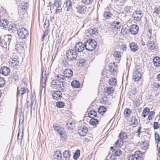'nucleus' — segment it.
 <instances>
[{
    "instance_id": "f257e3e1",
    "label": "nucleus",
    "mask_w": 160,
    "mask_h": 160,
    "mask_svg": "<svg viewBox=\"0 0 160 160\" xmlns=\"http://www.w3.org/2000/svg\"><path fill=\"white\" fill-rule=\"evenodd\" d=\"M85 48L86 49L90 51L95 49L97 46V43L94 39H89L85 42Z\"/></svg>"
},
{
    "instance_id": "f03ea898",
    "label": "nucleus",
    "mask_w": 160,
    "mask_h": 160,
    "mask_svg": "<svg viewBox=\"0 0 160 160\" xmlns=\"http://www.w3.org/2000/svg\"><path fill=\"white\" fill-rule=\"evenodd\" d=\"M66 56L69 60H73L76 59L77 53L74 49H70L67 52Z\"/></svg>"
},
{
    "instance_id": "7ed1b4c3",
    "label": "nucleus",
    "mask_w": 160,
    "mask_h": 160,
    "mask_svg": "<svg viewBox=\"0 0 160 160\" xmlns=\"http://www.w3.org/2000/svg\"><path fill=\"white\" fill-rule=\"evenodd\" d=\"M142 154L140 151H137L133 154L129 155L127 160H142Z\"/></svg>"
},
{
    "instance_id": "20e7f679",
    "label": "nucleus",
    "mask_w": 160,
    "mask_h": 160,
    "mask_svg": "<svg viewBox=\"0 0 160 160\" xmlns=\"http://www.w3.org/2000/svg\"><path fill=\"white\" fill-rule=\"evenodd\" d=\"M17 31L18 36L22 39H25L28 36V32L25 28H19Z\"/></svg>"
},
{
    "instance_id": "39448f33",
    "label": "nucleus",
    "mask_w": 160,
    "mask_h": 160,
    "mask_svg": "<svg viewBox=\"0 0 160 160\" xmlns=\"http://www.w3.org/2000/svg\"><path fill=\"white\" fill-rule=\"evenodd\" d=\"M53 128L54 130L57 132L60 136L63 137L66 135V133L63 128L60 127L57 124H54L53 125Z\"/></svg>"
},
{
    "instance_id": "423d86ee",
    "label": "nucleus",
    "mask_w": 160,
    "mask_h": 160,
    "mask_svg": "<svg viewBox=\"0 0 160 160\" xmlns=\"http://www.w3.org/2000/svg\"><path fill=\"white\" fill-rule=\"evenodd\" d=\"M134 20L137 22L139 21L143 16L142 11L139 10H137L133 13L132 15Z\"/></svg>"
},
{
    "instance_id": "0eeeda50",
    "label": "nucleus",
    "mask_w": 160,
    "mask_h": 160,
    "mask_svg": "<svg viewBox=\"0 0 160 160\" xmlns=\"http://www.w3.org/2000/svg\"><path fill=\"white\" fill-rule=\"evenodd\" d=\"M84 48H85V44H83L81 42H78L76 44L74 49L77 52H80L84 50Z\"/></svg>"
},
{
    "instance_id": "6e6552de",
    "label": "nucleus",
    "mask_w": 160,
    "mask_h": 160,
    "mask_svg": "<svg viewBox=\"0 0 160 160\" xmlns=\"http://www.w3.org/2000/svg\"><path fill=\"white\" fill-rule=\"evenodd\" d=\"M138 27L136 25L133 24L130 26L129 31L131 34L135 35L138 33Z\"/></svg>"
},
{
    "instance_id": "1a4fd4ad",
    "label": "nucleus",
    "mask_w": 160,
    "mask_h": 160,
    "mask_svg": "<svg viewBox=\"0 0 160 160\" xmlns=\"http://www.w3.org/2000/svg\"><path fill=\"white\" fill-rule=\"evenodd\" d=\"M53 98L57 100H60L62 97L61 92L60 91H55L52 94Z\"/></svg>"
},
{
    "instance_id": "9d476101",
    "label": "nucleus",
    "mask_w": 160,
    "mask_h": 160,
    "mask_svg": "<svg viewBox=\"0 0 160 160\" xmlns=\"http://www.w3.org/2000/svg\"><path fill=\"white\" fill-rule=\"evenodd\" d=\"M88 130L87 128L85 126L81 127L78 129V132L80 136H84L88 132Z\"/></svg>"
},
{
    "instance_id": "9b49d317",
    "label": "nucleus",
    "mask_w": 160,
    "mask_h": 160,
    "mask_svg": "<svg viewBox=\"0 0 160 160\" xmlns=\"http://www.w3.org/2000/svg\"><path fill=\"white\" fill-rule=\"evenodd\" d=\"M141 74L138 70L135 71L133 74L132 78L135 82L139 81L141 78Z\"/></svg>"
},
{
    "instance_id": "f8f14e48",
    "label": "nucleus",
    "mask_w": 160,
    "mask_h": 160,
    "mask_svg": "<svg viewBox=\"0 0 160 160\" xmlns=\"http://www.w3.org/2000/svg\"><path fill=\"white\" fill-rule=\"evenodd\" d=\"M1 73L5 76H7L10 72V69L8 67L6 66H2L0 69Z\"/></svg>"
},
{
    "instance_id": "ddd939ff",
    "label": "nucleus",
    "mask_w": 160,
    "mask_h": 160,
    "mask_svg": "<svg viewBox=\"0 0 160 160\" xmlns=\"http://www.w3.org/2000/svg\"><path fill=\"white\" fill-rule=\"evenodd\" d=\"M77 11L80 14L84 13L86 11L87 7L83 5H79L76 7Z\"/></svg>"
},
{
    "instance_id": "4468645a",
    "label": "nucleus",
    "mask_w": 160,
    "mask_h": 160,
    "mask_svg": "<svg viewBox=\"0 0 160 160\" xmlns=\"http://www.w3.org/2000/svg\"><path fill=\"white\" fill-rule=\"evenodd\" d=\"M8 21L7 19L2 18L0 21V27L3 29H6L8 26Z\"/></svg>"
},
{
    "instance_id": "2eb2a0df",
    "label": "nucleus",
    "mask_w": 160,
    "mask_h": 160,
    "mask_svg": "<svg viewBox=\"0 0 160 160\" xmlns=\"http://www.w3.org/2000/svg\"><path fill=\"white\" fill-rule=\"evenodd\" d=\"M73 74V72L72 70L70 69H66L63 72V75L64 77L69 78L71 77Z\"/></svg>"
},
{
    "instance_id": "dca6fc26",
    "label": "nucleus",
    "mask_w": 160,
    "mask_h": 160,
    "mask_svg": "<svg viewBox=\"0 0 160 160\" xmlns=\"http://www.w3.org/2000/svg\"><path fill=\"white\" fill-rule=\"evenodd\" d=\"M12 39V36L11 35L8 34L5 36L4 38V44L5 45L6 48H7V45H9Z\"/></svg>"
},
{
    "instance_id": "f3484780",
    "label": "nucleus",
    "mask_w": 160,
    "mask_h": 160,
    "mask_svg": "<svg viewBox=\"0 0 160 160\" xmlns=\"http://www.w3.org/2000/svg\"><path fill=\"white\" fill-rule=\"evenodd\" d=\"M28 92V89L25 88H21L20 90H18L17 92L18 96H21L24 94L27 93Z\"/></svg>"
},
{
    "instance_id": "a211bd4d",
    "label": "nucleus",
    "mask_w": 160,
    "mask_h": 160,
    "mask_svg": "<svg viewBox=\"0 0 160 160\" xmlns=\"http://www.w3.org/2000/svg\"><path fill=\"white\" fill-rule=\"evenodd\" d=\"M113 56L116 60V62L119 63L121 56V53L119 51H114Z\"/></svg>"
},
{
    "instance_id": "6ab92c4d",
    "label": "nucleus",
    "mask_w": 160,
    "mask_h": 160,
    "mask_svg": "<svg viewBox=\"0 0 160 160\" xmlns=\"http://www.w3.org/2000/svg\"><path fill=\"white\" fill-rule=\"evenodd\" d=\"M129 47L131 50L133 52H135L137 51L138 48L137 44L134 42L131 43L129 45Z\"/></svg>"
},
{
    "instance_id": "aec40b11",
    "label": "nucleus",
    "mask_w": 160,
    "mask_h": 160,
    "mask_svg": "<svg viewBox=\"0 0 160 160\" xmlns=\"http://www.w3.org/2000/svg\"><path fill=\"white\" fill-rule=\"evenodd\" d=\"M65 83L64 82H60V84L58 85V88L59 91L61 92H64L66 90V88L65 86Z\"/></svg>"
},
{
    "instance_id": "412c9836",
    "label": "nucleus",
    "mask_w": 160,
    "mask_h": 160,
    "mask_svg": "<svg viewBox=\"0 0 160 160\" xmlns=\"http://www.w3.org/2000/svg\"><path fill=\"white\" fill-rule=\"evenodd\" d=\"M130 124L133 127H136L138 124V119L135 117H132L130 118Z\"/></svg>"
},
{
    "instance_id": "4be33fe9",
    "label": "nucleus",
    "mask_w": 160,
    "mask_h": 160,
    "mask_svg": "<svg viewBox=\"0 0 160 160\" xmlns=\"http://www.w3.org/2000/svg\"><path fill=\"white\" fill-rule=\"evenodd\" d=\"M148 142L144 140L140 142V147L142 149L146 150L148 148Z\"/></svg>"
},
{
    "instance_id": "5701e85b",
    "label": "nucleus",
    "mask_w": 160,
    "mask_h": 160,
    "mask_svg": "<svg viewBox=\"0 0 160 160\" xmlns=\"http://www.w3.org/2000/svg\"><path fill=\"white\" fill-rule=\"evenodd\" d=\"M8 30L10 33H14L15 31H17L16 25L14 24L10 25L8 28Z\"/></svg>"
},
{
    "instance_id": "b1692460",
    "label": "nucleus",
    "mask_w": 160,
    "mask_h": 160,
    "mask_svg": "<svg viewBox=\"0 0 160 160\" xmlns=\"http://www.w3.org/2000/svg\"><path fill=\"white\" fill-rule=\"evenodd\" d=\"M9 63L12 67H14L18 65L19 61L17 58H14L9 61Z\"/></svg>"
},
{
    "instance_id": "393cba45",
    "label": "nucleus",
    "mask_w": 160,
    "mask_h": 160,
    "mask_svg": "<svg viewBox=\"0 0 160 160\" xmlns=\"http://www.w3.org/2000/svg\"><path fill=\"white\" fill-rule=\"evenodd\" d=\"M53 157L54 159L58 160H60L62 158V154L59 151H56L53 155Z\"/></svg>"
},
{
    "instance_id": "a878e982",
    "label": "nucleus",
    "mask_w": 160,
    "mask_h": 160,
    "mask_svg": "<svg viewBox=\"0 0 160 160\" xmlns=\"http://www.w3.org/2000/svg\"><path fill=\"white\" fill-rule=\"evenodd\" d=\"M97 112L94 110H92L89 111L88 114V117L91 118H94L97 117Z\"/></svg>"
},
{
    "instance_id": "bb28decb",
    "label": "nucleus",
    "mask_w": 160,
    "mask_h": 160,
    "mask_svg": "<svg viewBox=\"0 0 160 160\" xmlns=\"http://www.w3.org/2000/svg\"><path fill=\"white\" fill-rule=\"evenodd\" d=\"M120 27V23L119 22L115 21L111 24V28L113 30L118 29Z\"/></svg>"
},
{
    "instance_id": "cd10ccee",
    "label": "nucleus",
    "mask_w": 160,
    "mask_h": 160,
    "mask_svg": "<svg viewBox=\"0 0 160 160\" xmlns=\"http://www.w3.org/2000/svg\"><path fill=\"white\" fill-rule=\"evenodd\" d=\"M71 151L69 150L65 151L63 153V158L65 159L66 160H69V158L71 156Z\"/></svg>"
},
{
    "instance_id": "c85d7f7f",
    "label": "nucleus",
    "mask_w": 160,
    "mask_h": 160,
    "mask_svg": "<svg viewBox=\"0 0 160 160\" xmlns=\"http://www.w3.org/2000/svg\"><path fill=\"white\" fill-rule=\"evenodd\" d=\"M96 33H97V30L95 28L88 29V32H87L88 35H90L91 36H93V35H95Z\"/></svg>"
},
{
    "instance_id": "c756f323",
    "label": "nucleus",
    "mask_w": 160,
    "mask_h": 160,
    "mask_svg": "<svg viewBox=\"0 0 160 160\" xmlns=\"http://www.w3.org/2000/svg\"><path fill=\"white\" fill-rule=\"evenodd\" d=\"M153 62L155 66L158 67L160 66V59L158 57H155L153 59Z\"/></svg>"
},
{
    "instance_id": "7c9ffc66",
    "label": "nucleus",
    "mask_w": 160,
    "mask_h": 160,
    "mask_svg": "<svg viewBox=\"0 0 160 160\" xmlns=\"http://www.w3.org/2000/svg\"><path fill=\"white\" fill-rule=\"evenodd\" d=\"M23 133L22 132H20L19 131L18 134V143L21 145L22 142V139L23 138Z\"/></svg>"
},
{
    "instance_id": "2f4dec72",
    "label": "nucleus",
    "mask_w": 160,
    "mask_h": 160,
    "mask_svg": "<svg viewBox=\"0 0 160 160\" xmlns=\"http://www.w3.org/2000/svg\"><path fill=\"white\" fill-rule=\"evenodd\" d=\"M147 45L148 47L151 50H153L155 47V46L153 42L150 41H148Z\"/></svg>"
},
{
    "instance_id": "473e14b6",
    "label": "nucleus",
    "mask_w": 160,
    "mask_h": 160,
    "mask_svg": "<svg viewBox=\"0 0 160 160\" xmlns=\"http://www.w3.org/2000/svg\"><path fill=\"white\" fill-rule=\"evenodd\" d=\"M98 121L97 119L94 118H91L89 122V124L93 126H96V125L98 124Z\"/></svg>"
},
{
    "instance_id": "72a5a7b5",
    "label": "nucleus",
    "mask_w": 160,
    "mask_h": 160,
    "mask_svg": "<svg viewBox=\"0 0 160 160\" xmlns=\"http://www.w3.org/2000/svg\"><path fill=\"white\" fill-rule=\"evenodd\" d=\"M108 83L109 85L116 86L117 84V80L115 78H110L109 80Z\"/></svg>"
},
{
    "instance_id": "f704fd0d",
    "label": "nucleus",
    "mask_w": 160,
    "mask_h": 160,
    "mask_svg": "<svg viewBox=\"0 0 160 160\" xmlns=\"http://www.w3.org/2000/svg\"><path fill=\"white\" fill-rule=\"evenodd\" d=\"M106 111V108L104 106H101L99 107L98 109V112L101 114H102L105 113Z\"/></svg>"
},
{
    "instance_id": "c9c22d12",
    "label": "nucleus",
    "mask_w": 160,
    "mask_h": 160,
    "mask_svg": "<svg viewBox=\"0 0 160 160\" xmlns=\"http://www.w3.org/2000/svg\"><path fill=\"white\" fill-rule=\"evenodd\" d=\"M105 92L110 95L113 92L114 89L112 87H107L105 88Z\"/></svg>"
},
{
    "instance_id": "e433bc0d",
    "label": "nucleus",
    "mask_w": 160,
    "mask_h": 160,
    "mask_svg": "<svg viewBox=\"0 0 160 160\" xmlns=\"http://www.w3.org/2000/svg\"><path fill=\"white\" fill-rule=\"evenodd\" d=\"M150 109L148 108H145L143 110L142 112V116L145 118L148 114L149 112Z\"/></svg>"
},
{
    "instance_id": "4c0bfd02",
    "label": "nucleus",
    "mask_w": 160,
    "mask_h": 160,
    "mask_svg": "<svg viewBox=\"0 0 160 160\" xmlns=\"http://www.w3.org/2000/svg\"><path fill=\"white\" fill-rule=\"evenodd\" d=\"M132 111L130 109L127 108H126L125 109L124 112V114L125 117H129L130 114L131 113Z\"/></svg>"
},
{
    "instance_id": "58836bf2",
    "label": "nucleus",
    "mask_w": 160,
    "mask_h": 160,
    "mask_svg": "<svg viewBox=\"0 0 160 160\" xmlns=\"http://www.w3.org/2000/svg\"><path fill=\"white\" fill-rule=\"evenodd\" d=\"M12 81L13 82H17L19 80V77L16 74H13L12 75L11 78Z\"/></svg>"
},
{
    "instance_id": "ea45409f",
    "label": "nucleus",
    "mask_w": 160,
    "mask_h": 160,
    "mask_svg": "<svg viewBox=\"0 0 160 160\" xmlns=\"http://www.w3.org/2000/svg\"><path fill=\"white\" fill-rule=\"evenodd\" d=\"M113 154L116 156H118L122 154V152L119 149L116 148L114 149Z\"/></svg>"
},
{
    "instance_id": "a19ab883",
    "label": "nucleus",
    "mask_w": 160,
    "mask_h": 160,
    "mask_svg": "<svg viewBox=\"0 0 160 160\" xmlns=\"http://www.w3.org/2000/svg\"><path fill=\"white\" fill-rule=\"evenodd\" d=\"M85 61L83 59H79L78 60V65L80 67H84L85 65Z\"/></svg>"
},
{
    "instance_id": "79ce46f5",
    "label": "nucleus",
    "mask_w": 160,
    "mask_h": 160,
    "mask_svg": "<svg viewBox=\"0 0 160 160\" xmlns=\"http://www.w3.org/2000/svg\"><path fill=\"white\" fill-rule=\"evenodd\" d=\"M71 85L74 88H78L79 87L80 84L78 81L75 80L72 82Z\"/></svg>"
},
{
    "instance_id": "37998d69",
    "label": "nucleus",
    "mask_w": 160,
    "mask_h": 160,
    "mask_svg": "<svg viewBox=\"0 0 160 160\" xmlns=\"http://www.w3.org/2000/svg\"><path fill=\"white\" fill-rule=\"evenodd\" d=\"M64 75L59 74L56 76V79L60 82H64L63 81L64 80Z\"/></svg>"
},
{
    "instance_id": "c03bdc74",
    "label": "nucleus",
    "mask_w": 160,
    "mask_h": 160,
    "mask_svg": "<svg viewBox=\"0 0 160 160\" xmlns=\"http://www.w3.org/2000/svg\"><path fill=\"white\" fill-rule=\"evenodd\" d=\"M28 5L27 2H23L21 3V7L22 9L26 10L27 9Z\"/></svg>"
},
{
    "instance_id": "a18cd8bd",
    "label": "nucleus",
    "mask_w": 160,
    "mask_h": 160,
    "mask_svg": "<svg viewBox=\"0 0 160 160\" xmlns=\"http://www.w3.org/2000/svg\"><path fill=\"white\" fill-rule=\"evenodd\" d=\"M64 103L62 101H59L56 102V106L59 108H63L64 106Z\"/></svg>"
},
{
    "instance_id": "49530a36",
    "label": "nucleus",
    "mask_w": 160,
    "mask_h": 160,
    "mask_svg": "<svg viewBox=\"0 0 160 160\" xmlns=\"http://www.w3.org/2000/svg\"><path fill=\"white\" fill-rule=\"evenodd\" d=\"M119 137L122 140V139H125L127 138L126 133L124 132L120 133L119 134Z\"/></svg>"
},
{
    "instance_id": "de8ad7c7",
    "label": "nucleus",
    "mask_w": 160,
    "mask_h": 160,
    "mask_svg": "<svg viewBox=\"0 0 160 160\" xmlns=\"http://www.w3.org/2000/svg\"><path fill=\"white\" fill-rule=\"evenodd\" d=\"M112 14L109 12H104L103 13V17L109 19L110 18Z\"/></svg>"
},
{
    "instance_id": "09e8293b",
    "label": "nucleus",
    "mask_w": 160,
    "mask_h": 160,
    "mask_svg": "<svg viewBox=\"0 0 160 160\" xmlns=\"http://www.w3.org/2000/svg\"><path fill=\"white\" fill-rule=\"evenodd\" d=\"M123 142L122 140L121 139H119L117 140V141L115 143V144L117 147H119L122 146L123 145Z\"/></svg>"
},
{
    "instance_id": "8fccbe9b",
    "label": "nucleus",
    "mask_w": 160,
    "mask_h": 160,
    "mask_svg": "<svg viewBox=\"0 0 160 160\" xmlns=\"http://www.w3.org/2000/svg\"><path fill=\"white\" fill-rule=\"evenodd\" d=\"M71 2L70 0H69L68 1H67V2H66V8L67 11H68L69 10L70 8L72 6V4H71Z\"/></svg>"
},
{
    "instance_id": "3c124183",
    "label": "nucleus",
    "mask_w": 160,
    "mask_h": 160,
    "mask_svg": "<svg viewBox=\"0 0 160 160\" xmlns=\"http://www.w3.org/2000/svg\"><path fill=\"white\" fill-rule=\"evenodd\" d=\"M80 155V151L79 150H77L76 152H75L73 155V158L75 160H77Z\"/></svg>"
},
{
    "instance_id": "603ef678",
    "label": "nucleus",
    "mask_w": 160,
    "mask_h": 160,
    "mask_svg": "<svg viewBox=\"0 0 160 160\" xmlns=\"http://www.w3.org/2000/svg\"><path fill=\"white\" fill-rule=\"evenodd\" d=\"M155 139L156 143H158L160 141V138L158 134L157 133H155Z\"/></svg>"
},
{
    "instance_id": "864d4df0",
    "label": "nucleus",
    "mask_w": 160,
    "mask_h": 160,
    "mask_svg": "<svg viewBox=\"0 0 160 160\" xmlns=\"http://www.w3.org/2000/svg\"><path fill=\"white\" fill-rule=\"evenodd\" d=\"M67 125L70 128H73L74 127L75 124L73 122H68L67 123Z\"/></svg>"
},
{
    "instance_id": "5fc2aeb1",
    "label": "nucleus",
    "mask_w": 160,
    "mask_h": 160,
    "mask_svg": "<svg viewBox=\"0 0 160 160\" xmlns=\"http://www.w3.org/2000/svg\"><path fill=\"white\" fill-rule=\"evenodd\" d=\"M93 0H82V2L86 5H89L91 3Z\"/></svg>"
},
{
    "instance_id": "6e6d98bb",
    "label": "nucleus",
    "mask_w": 160,
    "mask_h": 160,
    "mask_svg": "<svg viewBox=\"0 0 160 160\" xmlns=\"http://www.w3.org/2000/svg\"><path fill=\"white\" fill-rule=\"evenodd\" d=\"M108 102V100L106 97L102 98L100 99V102L102 104H105Z\"/></svg>"
},
{
    "instance_id": "4d7b16f0",
    "label": "nucleus",
    "mask_w": 160,
    "mask_h": 160,
    "mask_svg": "<svg viewBox=\"0 0 160 160\" xmlns=\"http://www.w3.org/2000/svg\"><path fill=\"white\" fill-rule=\"evenodd\" d=\"M5 81L2 78H0V87H3L5 85Z\"/></svg>"
},
{
    "instance_id": "13d9d810",
    "label": "nucleus",
    "mask_w": 160,
    "mask_h": 160,
    "mask_svg": "<svg viewBox=\"0 0 160 160\" xmlns=\"http://www.w3.org/2000/svg\"><path fill=\"white\" fill-rule=\"evenodd\" d=\"M155 113V112L153 111H151L149 112L148 117V119L149 120H151L152 118V116H153Z\"/></svg>"
},
{
    "instance_id": "bf43d9fd",
    "label": "nucleus",
    "mask_w": 160,
    "mask_h": 160,
    "mask_svg": "<svg viewBox=\"0 0 160 160\" xmlns=\"http://www.w3.org/2000/svg\"><path fill=\"white\" fill-rule=\"evenodd\" d=\"M121 32L123 35L127 34L128 32V29L126 28H122L121 31Z\"/></svg>"
},
{
    "instance_id": "052dcab7",
    "label": "nucleus",
    "mask_w": 160,
    "mask_h": 160,
    "mask_svg": "<svg viewBox=\"0 0 160 160\" xmlns=\"http://www.w3.org/2000/svg\"><path fill=\"white\" fill-rule=\"evenodd\" d=\"M131 7L130 6H127L124 9L125 12L127 13H129L130 12Z\"/></svg>"
},
{
    "instance_id": "680f3d73",
    "label": "nucleus",
    "mask_w": 160,
    "mask_h": 160,
    "mask_svg": "<svg viewBox=\"0 0 160 160\" xmlns=\"http://www.w3.org/2000/svg\"><path fill=\"white\" fill-rule=\"evenodd\" d=\"M51 86L54 88L57 86V82L55 80H52L51 83Z\"/></svg>"
},
{
    "instance_id": "e2e57ef3",
    "label": "nucleus",
    "mask_w": 160,
    "mask_h": 160,
    "mask_svg": "<svg viewBox=\"0 0 160 160\" xmlns=\"http://www.w3.org/2000/svg\"><path fill=\"white\" fill-rule=\"evenodd\" d=\"M49 26V23L48 20L45 21L44 23V27L46 29H48Z\"/></svg>"
},
{
    "instance_id": "0e129e2a",
    "label": "nucleus",
    "mask_w": 160,
    "mask_h": 160,
    "mask_svg": "<svg viewBox=\"0 0 160 160\" xmlns=\"http://www.w3.org/2000/svg\"><path fill=\"white\" fill-rule=\"evenodd\" d=\"M23 47L20 44V43L17 44L15 46V48L17 50H18L19 48H21Z\"/></svg>"
},
{
    "instance_id": "69168bd1",
    "label": "nucleus",
    "mask_w": 160,
    "mask_h": 160,
    "mask_svg": "<svg viewBox=\"0 0 160 160\" xmlns=\"http://www.w3.org/2000/svg\"><path fill=\"white\" fill-rule=\"evenodd\" d=\"M62 11V8L60 5H59L57 7V9L56 11V13H59L60 12Z\"/></svg>"
},
{
    "instance_id": "338daca9",
    "label": "nucleus",
    "mask_w": 160,
    "mask_h": 160,
    "mask_svg": "<svg viewBox=\"0 0 160 160\" xmlns=\"http://www.w3.org/2000/svg\"><path fill=\"white\" fill-rule=\"evenodd\" d=\"M60 0H55L54 3V6L56 7L59 5V2Z\"/></svg>"
},
{
    "instance_id": "774afa93",
    "label": "nucleus",
    "mask_w": 160,
    "mask_h": 160,
    "mask_svg": "<svg viewBox=\"0 0 160 160\" xmlns=\"http://www.w3.org/2000/svg\"><path fill=\"white\" fill-rule=\"evenodd\" d=\"M109 71L111 72H114L115 70V68L112 67L111 65H110L109 66Z\"/></svg>"
}]
</instances>
